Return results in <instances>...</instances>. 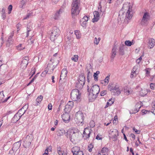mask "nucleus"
I'll list each match as a JSON object with an SVG mask.
<instances>
[{
  "instance_id": "obj_64",
  "label": "nucleus",
  "mask_w": 155,
  "mask_h": 155,
  "mask_svg": "<svg viewBox=\"0 0 155 155\" xmlns=\"http://www.w3.org/2000/svg\"><path fill=\"white\" fill-rule=\"evenodd\" d=\"M48 150L47 149H46L45 150V152L43 154V155H48Z\"/></svg>"
},
{
  "instance_id": "obj_20",
  "label": "nucleus",
  "mask_w": 155,
  "mask_h": 155,
  "mask_svg": "<svg viewBox=\"0 0 155 155\" xmlns=\"http://www.w3.org/2000/svg\"><path fill=\"white\" fill-rule=\"evenodd\" d=\"M63 120L65 123L69 122L70 120V116L68 114L66 113L62 116Z\"/></svg>"
},
{
  "instance_id": "obj_26",
  "label": "nucleus",
  "mask_w": 155,
  "mask_h": 155,
  "mask_svg": "<svg viewBox=\"0 0 155 155\" xmlns=\"http://www.w3.org/2000/svg\"><path fill=\"white\" fill-rule=\"evenodd\" d=\"M125 46L124 45H121L119 47L120 54L123 55L124 54V50Z\"/></svg>"
},
{
  "instance_id": "obj_59",
  "label": "nucleus",
  "mask_w": 155,
  "mask_h": 155,
  "mask_svg": "<svg viewBox=\"0 0 155 155\" xmlns=\"http://www.w3.org/2000/svg\"><path fill=\"white\" fill-rule=\"evenodd\" d=\"M94 42L95 44H96L97 45L99 43V41H98L97 38L96 37L95 38Z\"/></svg>"
},
{
  "instance_id": "obj_56",
  "label": "nucleus",
  "mask_w": 155,
  "mask_h": 155,
  "mask_svg": "<svg viewBox=\"0 0 155 155\" xmlns=\"http://www.w3.org/2000/svg\"><path fill=\"white\" fill-rule=\"evenodd\" d=\"M107 91H103L100 92V95L101 96H103L106 94Z\"/></svg>"
},
{
  "instance_id": "obj_19",
  "label": "nucleus",
  "mask_w": 155,
  "mask_h": 155,
  "mask_svg": "<svg viewBox=\"0 0 155 155\" xmlns=\"http://www.w3.org/2000/svg\"><path fill=\"white\" fill-rule=\"evenodd\" d=\"M116 49L117 47L115 45L113 47L112 49V52H111V55L110 56V58L111 60L113 61L114 58V57L116 55Z\"/></svg>"
},
{
  "instance_id": "obj_49",
  "label": "nucleus",
  "mask_w": 155,
  "mask_h": 155,
  "mask_svg": "<svg viewBox=\"0 0 155 155\" xmlns=\"http://www.w3.org/2000/svg\"><path fill=\"white\" fill-rule=\"evenodd\" d=\"M87 81L89 82V78L90 77V76H91L92 74L90 73V71L89 70H87Z\"/></svg>"
},
{
  "instance_id": "obj_8",
  "label": "nucleus",
  "mask_w": 155,
  "mask_h": 155,
  "mask_svg": "<svg viewBox=\"0 0 155 155\" xmlns=\"http://www.w3.org/2000/svg\"><path fill=\"white\" fill-rule=\"evenodd\" d=\"M57 55V53H55L53 56V58H52L50 60V61L52 62V63L51 64L50 63H49L48 64V65L47 68H48V69L49 70L50 68H51V70H52L53 71L54 69L56 67V66L59 63V61H57L56 62V64H54L55 62V58L54 57H56Z\"/></svg>"
},
{
  "instance_id": "obj_23",
  "label": "nucleus",
  "mask_w": 155,
  "mask_h": 155,
  "mask_svg": "<svg viewBox=\"0 0 155 155\" xmlns=\"http://www.w3.org/2000/svg\"><path fill=\"white\" fill-rule=\"evenodd\" d=\"M26 110L24 109V107H23L18 110L17 113L19 116H21V117L24 115V114Z\"/></svg>"
},
{
  "instance_id": "obj_27",
  "label": "nucleus",
  "mask_w": 155,
  "mask_h": 155,
  "mask_svg": "<svg viewBox=\"0 0 155 155\" xmlns=\"http://www.w3.org/2000/svg\"><path fill=\"white\" fill-rule=\"evenodd\" d=\"M124 91L127 95H128L131 93L132 91L130 88L125 87L124 88Z\"/></svg>"
},
{
  "instance_id": "obj_54",
  "label": "nucleus",
  "mask_w": 155,
  "mask_h": 155,
  "mask_svg": "<svg viewBox=\"0 0 155 155\" xmlns=\"http://www.w3.org/2000/svg\"><path fill=\"white\" fill-rule=\"evenodd\" d=\"M89 17L87 16H84L83 18L82 19V21H85L86 22H87L89 19Z\"/></svg>"
},
{
  "instance_id": "obj_63",
  "label": "nucleus",
  "mask_w": 155,
  "mask_h": 155,
  "mask_svg": "<svg viewBox=\"0 0 155 155\" xmlns=\"http://www.w3.org/2000/svg\"><path fill=\"white\" fill-rule=\"evenodd\" d=\"M14 35V31H12L10 34V35L9 36V37L10 38H12L13 37V36Z\"/></svg>"
},
{
  "instance_id": "obj_41",
  "label": "nucleus",
  "mask_w": 155,
  "mask_h": 155,
  "mask_svg": "<svg viewBox=\"0 0 155 155\" xmlns=\"http://www.w3.org/2000/svg\"><path fill=\"white\" fill-rule=\"evenodd\" d=\"M78 55H74L72 58L71 60L75 62H77L78 60Z\"/></svg>"
},
{
  "instance_id": "obj_29",
  "label": "nucleus",
  "mask_w": 155,
  "mask_h": 155,
  "mask_svg": "<svg viewBox=\"0 0 155 155\" xmlns=\"http://www.w3.org/2000/svg\"><path fill=\"white\" fill-rule=\"evenodd\" d=\"M65 133V131L64 129L60 130L57 132V135L59 136H61L64 135Z\"/></svg>"
},
{
  "instance_id": "obj_36",
  "label": "nucleus",
  "mask_w": 155,
  "mask_h": 155,
  "mask_svg": "<svg viewBox=\"0 0 155 155\" xmlns=\"http://www.w3.org/2000/svg\"><path fill=\"white\" fill-rule=\"evenodd\" d=\"M66 105L72 108L74 106V102L72 101H70L68 102Z\"/></svg>"
},
{
  "instance_id": "obj_30",
  "label": "nucleus",
  "mask_w": 155,
  "mask_h": 155,
  "mask_svg": "<svg viewBox=\"0 0 155 155\" xmlns=\"http://www.w3.org/2000/svg\"><path fill=\"white\" fill-rule=\"evenodd\" d=\"M27 1V0H22L21 1L20 3V8H24V7L25 6L26 2Z\"/></svg>"
},
{
  "instance_id": "obj_40",
  "label": "nucleus",
  "mask_w": 155,
  "mask_h": 155,
  "mask_svg": "<svg viewBox=\"0 0 155 155\" xmlns=\"http://www.w3.org/2000/svg\"><path fill=\"white\" fill-rule=\"evenodd\" d=\"M2 14V17L3 19H5L6 18V14L5 13V10L4 8H3L1 11Z\"/></svg>"
},
{
  "instance_id": "obj_42",
  "label": "nucleus",
  "mask_w": 155,
  "mask_h": 155,
  "mask_svg": "<svg viewBox=\"0 0 155 155\" xmlns=\"http://www.w3.org/2000/svg\"><path fill=\"white\" fill-rule=\"evenodd\" d=\"M108 151V149L107 148L103 147L101 151V153H107Z\"/></svg>"
},
{
  "instance_id": "obj_21",
  "label": "nucleus",
  "mask_w": 155,
  "mask_h": 155,
  "mask_svg": "<svg viewBox=\"0 0 155 155\" xmlns=\"http://www.w3.org/2000/svg\"><path fill=\"white\" fill-rule=\"evenodd\" d=\"M112 93H114V94H117V95L119 94L120 93V89L118 87H117L116 86L114 87L112 89V91H111Z\"/></svg>"
},
{
  "instance_id": "obj_24",
  "label": "nucleus",
  "mask_w": 155,
  "mask_h": 155,
  "mask_svg": "<svg viewBox=\"0 0 155 155\" xmlns=\"http://www.w3.org/2000/svg\"><path fill=\"white\" fill-rule=\"evenodd\" d=\"M32 29V27L31 26L30 24H28L27 25V31L26 37L29 35V32L31 31Z\"/></svg>"
},
{
  "instance_id": "obj_62",
  "label": "nucleus",
  "mask_w": 155,
  "mask_h": 155,
  "mask_svg": "<svg viewBox=\"0 0 155 155\" xmlns=\"http://www.w3.org/2000/svg\"><path fill=\"white\" fill-rule=\"evenodd\" d=\"M59 0H52V3L53 4H56Z\"/></svg>"
},
{
  "instance_id": "obj_46",
  "label": "nucleus",
  "mask_w": 155,
  "mask_h": 155,
  "mask_svg": "<svg viewBox=\"0 0 155 155\" xmlns=\"http://www.w3.org/2000/svg\"><path fill=\"white\" fill-rule=\"evenodd\" d=\"M80 23L81 24V25L83 27H84L85 26L87 23V22H86L85 21H82V20H81L80 21Z\"/></svg>"
},
{
  "instance_id": "obj_1",
  "label": "nucleus",
  "mask_w": 155,
  "mask_h": 155,
  "mask_svg": "<svg viewBox=\"0 0 155 155\" xmlns=\"http://www.w3.org/2000/svg\"><path fill=\"white\" fill-rule=\"evenodd\" d=\"M87 91L88 94V98L90 101H94L97 98L100 92V88L97 85H94L92 87L90 84L87 85Z\"/></svg>"
},
{
  "instance_id": "obj_60",
  "label": "nucleus",
  "mask_w": 155,
  "mask_h": 155,
  "mask_svg": "<svg viewBox=\"0 0 155 155\" xmlns=\"http://www.w3.org/2000/svg\"><path fill=\"white\" fill-rule=\"evenodd\" d=\"M22 60H25L26 61L28 62V61L29 60V58L28 57H25L23 58Z\"/></svg>"
},
{
  "instance_id": "obj_22",
  "label": "nucleus",
  "mask_w": 155,
  "mask_h": 155,
  "mask_svg": "<svg viewBox=\"0 0 155 155\" xmlns=\"http://www.w3.org/2000/svg\"><path fill=\"white\" fill-rule=\"evenodd\" d=\"M43 99V96L41 95L39 96L36 100V102L35 103V105H39L41 102L42 101Z\"/></svg>"
},
{
  "instance_id": "obj_35",
  "label": "nucleus",
  "mask_w": 155,
  "mask_h": 155,
  "mask_svg": "<svg viewBox=\"0 0 155 155\" xmlns=\"http://www.w3.org/2000/svg\"><path fill=\"white\" fill-rule=\"evenodd\" d=\"M71 108L66 105L64 110L65 113L68 114L71 111Z\"/></svg>"
},
{
  "instance_id": "obj_7",
  "label": "nucleus",
  "mask_w": 155,
  "mask_h": 155,
  "mask_svg": "<svg viewBox=\"0 0 155 155\" xmlns=\"http://www.w3.org/2000/svg\"><path fill=\"white\" fill-rule=\"evenodd\" d=\"M75 121L76 123L79 124L82 123L84 119V116L83 113L81 111L77 112L75 115L74 117Z\"/></svg>"
},
{
  "instance_id": "obj_6",
  "label": "nucleus",
  "mask_w": 155,
  "mask_h": 155,
  "mask_svg": "<svg viewBox=\"0 0 155 155\" xmlns=\"http://www.w3.org/2000/svg\"><path fill=\"white\" fill-rule=\"evenodd\" d=\"M60 33V31L59 28L56 27H54L50 33L51 40L54 41L55 39L56 38V37L58 36Z\"/></svg>"
},
{
  "instance_id": "obj_13",
  "label": "nucleus",
  "mask_w": 155,
  "mask_h": 155,
  "mask_svg": "<svg viewBox=\"0 0 155 155\" xmlns=\"http://www.w3.org/2000/svg\"><path fill=\"white\" fill-rule=\"evenodd\" d=\"M118 131L117 130L114 129L111 132V135L113 139V140L115 141L117 140V137L118 135Z\"/></svg>"
},
{
  "instance_id": "obj_39",
  "label": "nucleus",
  "mask_w": 155,
  "mask_h": 155,
  "mask_svg": "<svg viewBox=\"0 0 155 155\" xmlns=\"http://www.w3.org/2000/svg\"><path fill=\"white\" fill-rule=\"evenodd\" d=\"M32 15H33V13L32 12L28 13L25 16V17L23 18V20H25L26 19L28 18H29L31 16H32Z\"/></svg>"
},
{
  "instance_id": "obj_44",
  "label": "nucleus",
  "mask_w": 155,
  "mask_h": 155,
  "mask_svg": "<svg viewBox=\"0 0 155 155\" xmlns=\"http://www.w3.org/2000/svg\"><path fill=\"white\" fill-rule=\"evenodd\" d=\"M102 6L101 5V3L100 2L99 3V5L98 7V11L99 13V12L100 14H101V12H103V11H102L101 10Z\"/></svg>"
},
{
  "instance_id": "obj_61",
  "label": "nucleus",
  "mask_w": 155,
  "mask_h": 155,
  "mask_svg": "<svg viewBox=\"0 0 155 155\" xmlns=\"http://www.w3.org/2000/svg\"><path fill=\"white\" fill-rule=\"evenodd\" d=\"M12 5H9L8 7V11H12Z\"/></svg>"
},
{
  "instance_id": "obj_32",
  "label": "nucleus",
  "mask_w": 155,
  "mask_h": 155,
  "mask_svg": "<svg viewBox=\"0 0 155 155\" xmlns=\"http://www.w3.org/2000/svg\"><path fill=\"white\" fill-rule=\"evenodd\" d=\"M148 91L146 89H141L140 92V95L142 96H144L147 94Z\"/></svg>"
},
{
  "instance_id": "obj_18",
  "label": "nucleus",
  "mask_w": 155,
  "mask_h": 155,
  "mask_svg": "<svg viewBox=\"0 0 155 155\" xmlns=\"http://www.w3.org/2000/svg\"><path fill=\"white\" fill-rule=\"evenodd\" d=\"M80 150V148L78 146L74 147L71 149V152L73 153V155H77Z\"/></svg>"
},
{
  "instance_id": "obj_14",
  "label": "nucleus",
  "mask_w": 155,
  "mask_h": 155,
  "mask_svg": "<svg viewBox=\"0 0 155 155\" xmlns=\"http://www.w3.org/2000/svg\"><path fill=\"white\" fill-rule=\"evenodd\" d=\"M155 45V40L153 38H149L148 44V47L149 48H152Z\"/></svg>"
},
{
  "instance_id": "obj_9",
  "label": "nucleus",
  "mask_w": 155,
  "mask_h": 155,
  "mask_svg": "<svg viewBox=\"0 0 155 155\" xmlns=\"http://www.w3.org/2000/svg\"><path fill=\"white\" fill-rule=\"evenodd\" d=\"M122 9L123 10H127L126 17L129 19H131L132 17V12L130 9V7L129 6L128 3H127V4H124Z\"/></svg>"
},
{
  "instance_id": "obj_37",
  "label": "nucleus",
  "mask_w": 155,
  "mask_h": 155,
  "mask_svg": "<svg viewBox=\"0 0 155 155\" xmlns=\"http://www.w3.org/2000/svg\"><path fill=\"white\" fill-rule=\"evenodd\" d=\"M13 41L12 38L8 37L7 41V45L8 46H10L12 44Z\"/></svg>"
},
{
  "instance_id": "obj_55",
  "label": "nucleus",
  "mask_w": 155,
  "mask_h": 155,
  "mask_svg": "<svg viewBox=\"0 0 155 155\" xmlns=\"http://www.w3.org/2000/svg\"><path fill=\"white\" fill-rule=\"evenodd\" d=\"M139 110V109L138 110L136 108V109L134 110H132V111H130V114H135Z\"/></svg>"
},
{
  "instance_id": "obj_57",
  "label": "nucleus",
  "mask_w": 155,
  "mask_h": 155,
  "mask_svg": "<svg viewBox=\"0 0 155 155\" xmlns=\"http://www.w3.org/2000/svg\"><path fill=\"white\" fill-rule=\"evenodd\" d=\"M114 87L112 86L110 84H109L108 86V89L111 91H112V89H113Z\"/></svg>"
},
{
  "instance_id": "obj_53",
  "label": "nucleus",
  "mask_w": 155,
  "mask_h": 155,
  "mask_svg": "<svg viewBox=\"0 0 155 155\" xmlns=\"http://www.w3.org/2000/svg\"><path fill=\"white\" fill-rule=\"evenodd\" d=\"M150 87L152 90H154L155 88V84L151 83L150 84Z\"/></svg>"
},
{
  "instance_id": "obj_12",
  "label": "nucleus",
  "mask_w": 155,
  "mask_h": 155,
  "mask_svg": "<svg viewBox=\"0 0 155 155\" xmlns=\"http://www.w3.org/2000/svg\"><path fill=\"white\" fill-rule=\"evenodd\" d=\"M91 132L90 130L87 128L84 129L83 133V137L85 139L88 138L90 136Z\"/></svg>"
},
{
  "instance_id": "obj_10",
  "label": "nucleus",
  "mask_w": 155,
  "mask_h": 155,
  "mask_svg": "<svg viewBox=\"0 0 155 155\" xmlns=\"http://www.w3.org/2000/svg\"><path fill=\"white\" fill-rule=\"evenodd\" d=\"M150 18V16L149 13L147 12H145L142 18L141 21V24L143 25H145Z\"/></svg>"
},
{
  "instance_id": "obj_51",
  "label": "nucleus",
  "mask_w": 155,
  "mask_h": 155,
  "mask_svg": "<svg viewBox=\"0 0 155 155\" xmlns=\"http://www.w3.org/2000/svg\"><path fill=\"white\" fill-rule=\"evenodd\" d=\"M4 97V95L3 94V91H2L0 92V99L1 100H2V99Z\"/></svg>"
},
{
  "instance_id": "obj_38",
  "label": "nucleus",
  "mask_w": 155,
  "mask_h": 155,
  "mask_svg": "<svg viewBox=\"0 0 155 155\" xmlns=\"http://www.w3.org/2000/svg\"><path fill=\"white\" fill-rule=\"evenodd\" d=\"M109 75L107 76L104 80L102 81V84H108L109 82Z\"/></svg>"
},
{
  "instance_id": "obj_25",
  "label": "nucleus",
  "mask_w": 155,
  "mask_h": 155,
  "mask_svg": "<svg viewBox=\"0 0 155 155\" xmlns=\"http://www.w3.org/2000/svg\"><path fill=\"white\" fill-rule=\"evenodd\" d=\"M28 64V62L26 61L22 60L21 64V67L22 68H26Z\"/></svg>"
},
{
  "instance_id": "obj_34",
  "label": "nucleus",
  "mask_w": 155,
  "mask_h": 155,
  "mask_svg": "<svg viewBox=\"0 0 155 155\" xmlns=\"http://www.w3.org/2000/svg\"><path fill=\"white\" fill-rule=\"evenodd\" d=\"M17 48L18 50H21L25 49V46L22 44H20L17 46Z\"/></svg>"
},
{
  "instance_id": "obj_28",
  "label": "nucleus",
  "mask_w": 155,
  "mask_h": 155,
  "mask_svg": "<svg viewBox=\"0 0 155 155\" xmlns=\"http://www.w3.org/2000/svg\"><path fill=\"white\" fill-rule=\"evenodd\" d=\"M134 41L133 40L132 41H126L125 42V45L128 46H130L132 45H134Z\"/></svg>"
},
{
  "instance_id": "obj_4",
  "label": "nucleus",
  "mask_w": 155,
  "mask_h": 155,
  "mask_svg": "<svg viewBox=\"0 0 155 155\" xmlns=\"http://www.w3.org/2000/svg\"><path fill=\"white\" fill-rule=\"evenodd\" d=\"M81 96V93L77 89L73 90L71 92V97L73 101H80Z\"/></svg>"
},
{
  "instance_id": "obj_16",
  "label": "nucleus",
  "mask_w": 155,
  "mask_h": 155,
  "mask_svg": "<svg viewBox=\"0 0 155 155\" xmlns=\"http://www.w3.org/2000/svg\"><path fill=\"white\" fill-rule=\"evenodd\" d=\"M68 71L66 69H63L62 70L60 77V80L64 79L67 76Z\"/></svg>"
},
{
  "instance_id": "obj_47",
  "label": "nucleus",
  "mask_w": 155,
  "mask_h": 155,
  "mask_svg": "<svg viewBox=\"0 0 155 155\" xmlns=\"http://www.w3.org/2000/svg\"><path fill=\"white\" fill-rule=\"evenodd\" d=\"M90 125L91 127L93 128L94 127L95 125V123L93 120H91L90 121Z\"/></svg>"
},
{
  "instance_id": "obj_50",
  "label": "nucleus",
  "mask_w": 155,
  "mask_h": 155,
  "mask_svg": "<svg viewBox=\"0 0 155 155\" xmlns=\"http://www.w3.org/2000/svg\"><path fill=\"white\" fill-rule=\"evenodd\" d=\"M24 142L26 144L25 146H30L31 143L30 141H28L27 140V139L25 140L24 141Z\"/></svg>"
},
{
  "instance_id": "obj_45",
  "label": "nucleus",
  "mask_w": 155,
  "mask_h": 155,
  "mask_svg": "<svg viewBox=\"0 0 155 155\" xmlns=\"http://www.w3.org/2000/svg\"><path fill=\"white\" fill-rule=\"evenodd\" d=\"M93 148V145L91 144H89L88 147V149L89 152H91L92 151V149Z\"/></svg>"
},
{
  "instance_id": "obj_33",
  "label": "nucleus",
  "mask_w": 155,
  "mask_h": 155,
  "mask_svg": "<svg viewBox=\"0 0 155 155\" xmlns=\"http://www.w3.org/2000/svg\"><path fill=\"white\" fill-rule=\"evenodd\" d=\"M21 117V116H19L17 113H16L13 117V120L15 121L16 122Z\"/></svg>"
},
{
  "instance_id": "obj_31",
  "label": "nucleus",
  "mask_w": 155,
  "mask_h": 155,
  "mask_svg": "<svg viewBox=\"0 0 155 155\" xmlns=\"http://www.w3.org/2000/svg\"><path fill=\"white\" fill-rule=\"evenodd\" d=\"M100 73V71H97L96 72L94 73L93 76L94 77V80L95 81H98V74Z\"/></svg>"
},
{
  "instance_id": "obj_5",
  "label": "nucleus",
  "mask_w": 155,
  "mask_h": 155,
  "mask_svg": "<svg viewBox=\"0 0 155 155\" xmlns=\"http://www.w3.org/2000/svg\"><path fill=\"white\" fill-rule=\"evenodd\" d=\"M85 81L84 76L82 74L80 75L76 82V87L78 89H81L84 84Z\"/></svg>"
},
{
  "instance_id": "obj_48",
  "label": "nucleus",
  "mask_w": 155,
  "mask_h": 155,
  "mask_svg": "<svg viewBox=\"0 0 155 155\" xmlns=\"http://www.w3.org/2000/svg\"><path fill=\"white\" fill-rule=\"evenodd\" d=\"M102 137L101 135L100 134H98L96 137V139L97 140H101L102 139Z\"/></svg>"
},
{
  "instance_id": "obj_3",
  "label": "nucleus",
  "mask_w": 155,
  "mask_h": 155,
  "mask_svg": "<svg viewBox=\"0 0 155 155\" xmlns=\"http://www.w3.org/2000/svg\"><path fill=\"white\" fill-rule=\"evenodd\" d=\"M66 136L72 142H74L78 139L79 133L77 130H71L67 132Z\"/></svg>"
},
{
  "instance_id": "obj_58",
  "label": "nucleus",
  "mask_w": 155,
  "mask_h": 155,
  "mask_svg": "<svg viewBox=\"0 0 155 155\" xmlns=\"http://www.w3.org/2000/svg\"><path fill=\"white\" fill-rule=\"evenodd\" d=\"M48 109L49 110H51L52 109V105L51 103H50L48 105Z\"/></svg>"
},
{
  "instance_id": "obj_15",
  "label": "nucleus",
  "mask_w": 155,
  "mask_h": 155,
  "mask_svg": "<svg viewBox=\"0 0 155 155\" xmlns=\"http://www.w3.org/2000/svg\"><path fill=\"white\" fill-rule=\"evenodd\" d=\"M93 14L94 18L92 19V21L93 22H97L99 19V12L95 11L94 12Z\"/></svg>"
},
{
  "instance_id": "obj_2",
  "label": "nucleus",
  "mask_w": 155,
  "mask_h": 155,
  "mask_svg": "<svg viewBox=\"0 0 155 155\" xmlns=\"http://www.w3.org/2000/svg\"><path fill=\"white\" fill-rule=\"evenodd\" d=\"M80 4V0H73L71 9V14L73 17L79 14L80 12L79 8Z\"/></svg>"
},
{
  "instance_id": "obj_43",
  "label": "nucleus",
  "mask_w": 155,
  "mask_h": 155,
  "mask_svg": "<svg viewBox=\"0 0 155 155\" xmlns=\"http://www.w3.org/2000/svg\"><path fill=\"white\" fill-rule=\"evenodd\" d=\"M57 150L58 153L59 155H60V154H62V153L63 152V151L61 150L60 147H57Z\"/></svg>"
},
{
  "instance_id": "obj_11",
  "label": "nucleus",
  "mask_w": 155,
  "mask_h": 155,
  "mask_svg": "<svg viewBox=\"0 0 155 155\" xmlns=\"http://www.w3.org/2000/svg\"><path fill=\"white\" fill-rule=\"evenodd\" d=\"M21 145V142L20 141H19L15 143L13 145V147L12 148V150L10 151L11 152H14V151H16L20 147Z\"/></svg>"
},
{
  "instance_id": "obj_52",
  "label": "nucleus",
  "mask_w": 155,
  "mask_h": 155,
  "mask_svg": "<svg viewBox=\"0 0 155 155\" xmlns=\"http://www.w3.org/2000/svg\"><path fill=\"white\" fill-rule=\"evenodd\" d=\"M35 71H36V69H35V68H32L31 71L30 73L31 74H32L31 76H33V75L35 74Z\"/></svg>"
},
{
  "instance_id": "obj_17",
  "label": "nucleus",
  "mask_w": 155,
  "mask_h": 155,
  "mask_svg": "<svg viewBox=\"0 0 155 155\" xmlns=\"http://www.w3.org/2000/svg\"><path fill=\"white\" fill-rule=\"evenodd\" d=\"M63 12V10L62 9H60L59 10L57 11L53 16L54 18L55 19H58Z\"/></svg>"
}]
</instances>
